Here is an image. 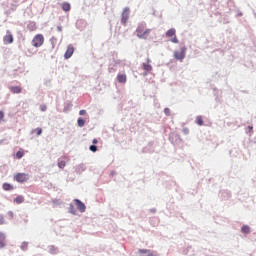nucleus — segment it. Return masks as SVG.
Returning a JSON list of instances; mask_svg holds the SVG:
<instances>
[{
	"mask_svg": "<svg viewBox=\"0 0 256 256\" xmlns=\"http://www.w3.org/2000/svg\"><path fill=\"white\" fill-rule=\"evenodd\" d=\"M6 223L3 215H0V225H4Z\"/></svg>",
	"mask_w": 256,
	"mask_h": 256,
	"instance_id": "24",
	"label": "nucleus"
},
{
	"mask_svg": "<svg viewBox=\"0 0 256 256\" xmlns=\"http://www.w3.org/2000/svg\"><path fill=\"white\" fill-rule=\"evenodd\" d=\"M169 112H170L169 108H165V109H164V113H165L166 115H169Z\"/></svg>",
	"mask_w": 256,
	"mask_h": 256,
	"instance_id": "30",
	"label": "nucleus"
},
{
	"mask_svg": "<svg viewBox=\"0 0 256 256\" xmlns=\"http://www.w3.org/2000/svg\"><path fill=\"white\" fill-rule=\"evenodd\" d=\"M241 232H242L243 234H249V233H250V227H249L248 225H243V226L241 227Z\"/></svg>",
	"mask_w": 256,
	"mask_h": 256,
	"instance_id": "14",
	"label": "nucleus"
},
{
	"mask_svg": "<svg viewBox=\"0 0 256 256\" xmlns=\"http://www.w3.org/2000/svg\"><path fill=\"white\" fill-rule=\"evenodd\" d=\"M85 121L83 118H78V127H84Z\"/></svg>",
	"mask_w": 256,
	"mask_h": 256,
	"instance_id": "21",
	"label": "nucleus"
},
{
	"mask_svg": "<svg viewBox=\"0 0 256 256\" xmlns=\"http://www.w3.org/2000/svg\"><path fill=\"white\" fill-rule=\"evenodd\" d=\"M117 81L119 83L125 84L127 82V75L126 74H118Z\"/></svg>",
	"mask_w": 256,
	"mask_h": 256,
	"instance_id": "12",
	"label": "nucleus"
},
{
	"mask_svg": "<svg viewBox=\"0 0 256 256\" xmlns=\"http://www.w3.org/2000/svg\"><path fill=\"white\" fill-rule=\"evenodd\" d=\"M152 30L147 28L145 23L138 24L136 28V37L138 39L148 40L151 35Z\"/></svg>",
	"mask_w": 256,
	"mask_h": 256,
	"instance_id": "1",
	"label": "nucleus"
},
{
	"mask_svg": "<svg viewBox=\"0 0 256 256\" xmlns=\"http://www.w3.org/2000/svg\"><path fill=\"white\" fill-rule=\"evenodd\" d=\"M25 201L24 197L23 196H18L16 198H14V203L16 204H21Z\"/></svg>",
	"mask_w": 256,
	"mask_h": 256,
	"instance_id": "17",
	"label": "nucleus"
},
{
	"mask_svg": "<svg viewBox=\"0 0 256 256\" xmlns=\"http://www.w3.org/2000/svg\"><path fill=\"white\" fill-rule=\"evenodd\" d=\"M64 159H65V160H67V161H69V158H68V157H66V156H64Z\"/></svg>",
	"mask_w": 256,
	"mask_h": 256,
	"instance_id": "34",
	"label": "nucleus"
},
{
	"mask_svg": "<svg viewBox=\"0 0 256 256\" xmlns=\"http://www.w3.org/2000/svg\"><path fill=\"white\" fill-rule=\"evenodd\" d=\"M182 131H183L184 134H189V129L188 128H183Z\"/></svg>",
	"mask_w": 256,
	"mask_h": 256,
	"instance_id": "29",
	"label": "nucleus"
},
{
	"mask_svg": "<svg viewBox=\"0 0 256 256\" xmlns=\"http://www.w3.org/2000/svg\"><path fill=\"white\" fill-rule=\"evenodd\" d=\"M58 30H59V31H62V28L58 27Z\"/></svg>",
	"mask_w": 256,
	"mask_h": 256,
	"instance_id": "36",
	"label": "nucleus"
},
{
	"mask_svg": "<svg viewBox=\"0 0 256 256\" xmlns=\"http://www.w3.org/2000/svg\"><path fill=\"white\" fill-rule=\"evenodd\" d=\"M128 19H129V9H128V8H125V9L123 10V13H122L121 22H122L123 24H126L127 21H128Z\"/></svg>",
	"mask_w": 256,
	"mask_h": 256,
	"instance_id": "10",
	"label": "nucleus"
},
{
	"mask_svg": "<svg viewBox=\"0 0 256 256\" xmlns=\"http://www.w3.org/2000/svg\"><path fill=\"white\" fill-rule=\"evenodd\" d=\"M11 218H13V212H9Z\"/></svg>",
	"mask_w": 256,
	"mask_h": 256,
	"instance_id": "33",
	"label": "nucleus"
},
{
	"mask_svg": "<svg viewBox=\"0 0 256 256\" xmlns=\"http://www.w3.org/2000/svg\"><path fill=\"white\" fill-rule=\"evenodd\" d=\"M70 213L71 214H76L75 210H74V206L70 205Z\"/></svg>",
	"mask_w": 256,
	"mask_h": 256,
	"instance_id": "27",
	"label": "nucleus"
},
{
	"mask_svg": "<svg viewBox=\"0 0 256 256\" xmlns=\"http://www.w3.org/2000/svg\"><path fill=\"white\" fill-rule=\"evenodd\" d=\"M196 124L202 126L204 124L202 116H197L196 117Z\"/></svg>",
	"mask_w": 256,
	"mask_h": 256,
	"instance_id": "19",
	"label": "nucleus"
},
{
	"mask_svg": "<svg viewBox=\"0 0 256 256\" xmlns=\"http://www.w3.org/2000/svg\"><path fill=\"white\" fill-rule=\"evenodd\" d=\"M90 151H92L93 153H95L97 151V147L92 145L90 146Z\"/></svg>",
	"mask_w": 256,
	"mask_h": 256,
	"instance_id": "26",
	"label": "nucleus"
},
{
	"mask_svg": "<svg viewBox=\"0 0 256 256\" xmlns=\"http://www.w3.org/2000/svg\"><path fill=\"white\" fill-rule=\"evenodd\" d=\"M98 143V140L97 139H94L93 140V144H97Z\"/></svg>",
	"mask_w": 256,
	"mask_h": 256,
	"instance_id": "32",
	"label": "nucleus"
},
{
	"mask_svg": "<svg viewBox=\"0 0 256 256\" xmlns=\"http://www.w3.org/2000/svg\"><path fill=\"white\" fill-rule=\"evenodd\" d=\"M186 52H187V47L185 45H182L180 47V51L178 50L174 51V58L177 61L183 62V60L186 58Z\"/></svg>",
	"mask_w": 256,
	"mask_h": 256,
	"instance_id": "2",
	"label": "nucleus"
},
{
	"mask_svg": "<svg viewBox=\"0 0 256 256\" xmlns=\"http://www.w3.org/2000/svg\"><path fill=\"white\" fill-rule=\"evenodd\" d=\"M5 114L3 111H0V121H4Z\"/></svg>",
	"mask_w": 256,
	"mask_h": 256,
	"instance_id": "25",
	"label": "nucleus"
},
{
	"mask_svg": "<svg viewBox=\"0 0 256 256\" xmlns=\"http://www.w3.org/2000/svg\"><path fill=\"white\" fill-rule=\"evenodd\" d=\"M248 128H249L250 130H252V129H253V127H252V126H248Z\"/></svg>",
	"mask_w": 256,
	"mask_h": 256,
	"instance_id": "35",
	"label": "nucleus"
},
{
	"mask_svg": "<svg viewBox=\"0 0 256 256\" xmlns=\"http://www.w3.org/2000/svg\"><path fill=\"white\" fill-rule=\"evenodd\" d=\"M166 37H168V38L173 37L172 39H170V42H172L174 44L179 43V39L176 36V29H174V28H172L166 32Z\"/></svg>",
	"mask_w": 256,
	"mask_h": 256,
	"instance_id": "5",
	"label": "nucleus"
},
{
	"mask_svg": "<svg viewBox=\"0 0 256 256\" xmlns=\"http://www.w3.org/2000/svg\"><path fill=\"white\" fill-rule=\"evenodd\" d=\"M79 114H80V116H85L86 115V110H80V112H79Z\"/></svg>",
	"mask_w": 256,
	"mask_h": 256,
	"instance_id": "28",
	"label": "nucleus"
},
{
	"mask_svg": "<svg viewBox=\"0 0 256 256\" xmlns=\"http://www.w3.org/2000/svg\"><path fill=\"white\" fill-rule=\"evenodd\" d=\"M74 54V47L72 45H69L66 49V52L64 54V58L66 60L70 59Z\"/></svg>",
	"mask_w": 256,
	"mask_h": 256,
	"instance_id": "8",
	"label": "nucleus"
},
{
	"mask_svg": "<svg viewBox=\"0 0 256 256\" xmlns=\"http://www.w3.org/2000/svg\"><path fill=\"white\" fill-rule=\"evenodd\" d=\"M7 34L3 37V42L5 45L12 44L14 41L13 34L10 31L6 32Z\"/></svg>",
	"mask_w": 256,
	"mask_h": 256,
	"instance_id": "7",
	"label": "nucleus"
},
{
	"mask_svg": "<svg viewBox=\"0 0 256 256\" xmlns=\"http://www.w3.org/2000/svg\"><path fill=\"white\" fill-rule=\"evenodd\" d=\"M23 157H24L23 150H18V152H16V158L21 159Z\"/></svg>",
	"mask_w": 256,
	"mask_h": 256,
	"instance_id": "20",
	"label": "nucleus"
},
{
	"mask_svg": "<svg viewBox=\"0 0 256 256\" xmlns=\"http://www.w3.org/2000/svg\"><path fill=\"white\" fill-rule=\"evenodd\" d=\"M9 90L13 94H20L22 92V88L19 86L10 87Z\"/></svg>",
	"mask_w": 256,
	"mask_h": 256,
	"instance_id": "13",
	"label": "nucleus"
},
{
	"mask_svg": "<svg viewBox=\"0 0 256 256\" xmlns=\"http://www.w3.org/2000/svg\"><path fill=\"white\" fill-rule=\"evenodd\" d=\"M44 44L43 34H36L32 39V46L35 48H40Z\"/></svg>",
	"mask_w": 256,
	"mask_h": 256,
	"instance_id": "3",
	"label": "nucleus"
},
{
	"mask_svg": "<svg viewBox=\"0 0 256 256\" xmlns=\"http://www.w3.org/2000/svg\"><path fill=\"white\" fill-rule=\"evenodd\" d=\"M6 247V234L3 232H0V249H3Z\"/></svg>",
	"mask_w": 256,
	"mask_h": 256,
	"instance_id": "11",
	"label": "nucleus"
},
{
	"mask_svg": "<svg viewBox=\"0 0 256 256\" xmlns=\"http://www.w3.org/2000/svg\"><path fill=\"white\" fill-rule=\"evenodd\" d=\"M14 180L18 181V183H25L29 180V175L26 173H18L14 176Z\"/></svg>",
	"mask_w": 256,
	"mask_h": 256,
	"instance_id": "6",
	"label": "nucleus"
},
{
	"mask_svg": "<svg viewBox=\"0 0 256 256\" xmlns=\"http://www.w3.org/2000/svg\"><path fill=\"white\" fill-rule=\"evenodd\" d=\"M2 188H3L4 190H6V191H10V190H13V189H14V187H13L11 184H9V183H4L3 186H2Z\"/></svg>",
	"mask_w": 256,
	"mask_h": 256,
	"instance_id": "16",
	"label": "nucleus"
},
{
	"mask_svg": "<svg viewBox=\"0 0 256 256\" xmlns=\"http://www.w3.org/2000/svg\"><path fill=\"white\" fill-rule=\"evenodd\" d=\"M66 167V161L65 160H59L58 161V168L64 169Z\"/></svg>",
	"mask_w": 256,
	"mask_h": 256,
	"instance_id": "18",
	"label": "nucleus"
},
{
	"mask_svg": "<svg viewBox=\"0 0 256 256\" xmlns=\"http://www.w3.org/2000/svg\"><path fill=\"white\" fill-rule=\"evenodd\" d=\"M34 132H36V135L39 136V135L42 134V129H41V128H36V129L34 130Z\"/></svg>",
	"mask_w": 256,
	"mask_h": 256,
	"instance_id": "23",
	"label": "nucleus"
},
{
	"mask_svg": "<svg viewBox=\"0 0 256 256\" xmlns=\"http://www.w3.org/2000/svg\"><path fill=\"white\" fill-rule=\"evenodd\" d=\"M74 202H75L76 208H78V211H80V213H84L86 211V206L84 203H82L78 199H75Z\"/></svg>",
	"mask_w": 256,
	"mask_h": 256,
	"instance_id": "9",
	"label": "nucleus"
},
{
	"mask_svg": "<svg viewBox=\"0 0 256 256\" xmlns=\"http://www.w3.org/2000/svg\"><path fill=\"white\" fill-rule=\"evenodd\" d=\"M45 110H46V106H42V107H41V111L44 112Z\"/></svg>",
	"mask_w": 256,
	"mask_h": 256,
	"instance_id": "31",
	"label": "nucleus"
},
{
	"mask_svg": "<svg viewBox=\"0 0 256 256\" xmlns=\"http://www.w3.org/2000/svg\"><path fill=\"white\" fill-rule=\"evenodd\" d=\"M140 253L148 254V256H153V254L149 250H146V249L140 250Z\"/></svg>",
	"mask_w": 256,
	"mask_h": 256,
	"instance_id": "22",
	"label": "nucleus"
},
{
	"mask_svg": "<svg viewBox=\"0 0 256 256\" xmlns=\"http://www.w3.org/2000/svg\"><path fill=\"white\" fill-rule=\"evenodd\" d=\"M62 10H64L65 12L70 11L71 10V5L67 2L62 3Z\"/></svg>",
	"mask_w": 256,
	"mask_h": 256,
	"instance_id": "15",
	"label": "nucleus"
},
{
	"mask_svg": "<svg viewBox=\"0 0 256 256\" xmlns=\"http://www.w3.org/2000/svg\"><path fill=\"white\" fill-rule=\"evenodd\" d=\"M151 63H152L151 59L147 58L146 62L142 64V69L144 70L143 76H147L149 73L152 72L153 67L151 66Z\"/></svg>",
	"mask_w": 256,
	"mask_h": 256,
	"instance_id": "4",
	"label": "nucleus"
}]
</instances>
